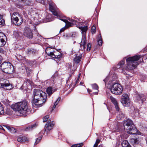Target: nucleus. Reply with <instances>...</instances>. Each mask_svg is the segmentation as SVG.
Masks as SVG:
<instances>
[{"mask_svg":"<svg viewBox=\"0 0 147 147\" xmlns=\"http://www.w3.org/2000/svg\"><path fill=\"white\" fill-rule=\"evenodd\" d=\"M32 98H33L34 103L38 107H40L46 102L47 94L41 90L35 89L34 90Z\"/></svg>","mask_w":147,"mask_h":147,"instance_id":"nucleus-1","label":"nucleus"},{"mask_svg":"<svg viewBox=\"0 0 147 147\" xmlns=\"http://www.w3.org/2000/svg\"><path fill=\"white\" fill-rule=\"evenodd\" d=\"M11 108L16 112L25 116L30 113L31 112L30 109L29 108L28 105V102L26 100L17 103L12 105Z\"/></svg>","mask_w":147,"mask_h":147,"instance_id":"nucleus-2","label":"nucleus"},{"mask_svg":"<svg viewBox=\"0 0 147 147\" xmlns=\"http://www.w3.org/2000/svg\"><path fill=\"white\" fill-rule=\"evenodd\" d=\"M142 57V55H136L132 57H128L126 59L127 65L126 69L127 70L128 69L131 70L135 68L138 64L137 61Z\"/></svg>","mask_w":147,"mask_h":147,"instance_id":"nucleus-3","label":"nucleus"},{"mask_svg":"<svg viewBox=\"0 0 147 147\" xmlns=\"http://www.w3.org/2000/svg\"><path fill=\"white\" fill-rule=\"evenodd\" d=\"M124 129L127 132L130 134H135L137 132V129L132 121L129 119H125L123 121Z\"/></svg>","mask_w":147,"mask_h":147,"instance_id":"nucleus-4","label":"nucleus"},{"mask_svg":"<svg viewBox=\"0 0 147 147\" xmlns=\"http://www.w3.org/2000/svg\"><path fill=\"white\" fill-rule=\"evenodd\" d=\"M79 28L82 31V37L80 46L81 47L82 46L83 47V49H82L83 52L86 46V32L88 30V27L87 26H80L79 27Z\"/></svg>","mask_w":147,"mask_h":147,"instance_id":"nucleus-5","label":"nucleus"},{"mask_svg":"<svg viewBox=\"0 0 147 147\" xmlns=\"http://www.w3.org/2000/svg\"><path fill=\"white\" fill-rule=\"evenodd\" d=\"M1 68L3 71L5 73L11 74L13 72V65L9 62H4L1 65Z\"/></svg>","mask_w":147,"mask_h":147,"instance_id":"nucleus-6","label":"nucleus"},{"mask_svg":"<svg viewBox=\"0 0 147 147\" xmlns=\"http://www.w3.org/2000/svg\"><path fill=\"white\" fill-rule=\"evenodd\" d=\"M12 22L16 25H20L23 22L22 18L21 16L17 12L13 13L11 16Z\"/></svg>","mask_w":147,"mask_h":147,"instance_id":"nucleus-7","label":"nucleus"},{"mask_svg":"<svg viewBox=\"0 0 147 147\" xmlns=\"http://www.w3.org/2000/svg\"><path fill=\"white\" fill-rule=\"evenodd\" d=\"M123 90L122 86L118 83L113 84L111 88V92L116 95H119L121 94Z\"/></svg>","mask_w":147,"mask_h":147,"instance_id":"nucleus-8","label":"nucleus"},{"mask_svg":"<svg viewBox=\"0 0 147 147\" xmlns=\"http://www.w3.org/2000/svg\"><path fill=\"white\" fill-rule=\"evenodd\" d=\"M0 88H2L7 90L11 89L12 87L7 80L0 79Z\"/></svg>","mask_w":147,"mask_h":147,"instance_id":"nucleus-9","label":"nucleus"},{"mask_svg":"<svg viewBox=\"0 0 147 147\" xmlns=\"http://www.w3.org/2000/svg\"><path fill=\"white\" fill-rule=\"evenodd\" d=\"M121 102L123 105L127 106L130 103V100L128 95L126 94H123L121 99Z\"/></svg>","mask_w":147,"mask_h":147,"instance_id":"nucleus-10","label":"nucleus"},{"mask_svg":"<svg viewBox=\"0 0 147 147\" xmlns=\"http://www.w3.org/2000/svg\"><path fill=\"white\" fill-rule=\"evenodd\" d=\"M24 35L29 38H32L33 36L31 30L28 27H25L24 30Z\"/></svg>","mask_w":147,"mask_h":147,"instance_id":"nucleus-11","label":"nucleus"},{"mask_svg":"<svg viewBox=\"0 0 147 147\" xmlns=\"http://www.w3.org/2000/svg\"><path fill=\"white\" fill-rule=\"evenodd\" d=\"M54 124V122H51L50 120L48 121L47 123L45 125V132L47 131V134L48 131L52 129Z\"/></svg>","mask_w":147,"mask_h":147,"instance_id":"nucleus-12","label":"nucleus"},{"mask_svg":"<svg viewBox=\"0 0 147 147\" xmlns=\"http://www.w3.org/2000/svg\"><path fill=\"white\" fill-rule=\"evenodd\" d=\"M117 78L116 74L114 72H112L111 71H110L109 75V76L107 77L104 80V81L106 83L108 80H114Z\"/></svg>","mask_w":147,"mask_h":147,"instance_id":"nucleus-13","label":"nucleus"},{"mask_svg":"<svg viewBox=\"0 0 147 147\" xmlns=\"http://www.w3.org/2000/svg\"><path fill=\"white\" fill-rule=\"evenodd\" d=\"M6 38L5 35L2 32H0V47L3 46L6 43L5 39Z\"/></svg>","mask_w":147,"mask_h":147,"instance_id":"nucleus-14","label":"nucleus"},{"mask_svg":"<svg viewBox=\"0 0 147 147\" xmlns=\"http://www.w3.org/2000/svg\"><path fill=\"white\" fill-rule=\"evenodd\" d=\"M30 0H19V2L18 3H16L17 7H21L22 6L25 5H28L29 4Z\"/></svg>","mask_w":147,"mask_h":147,"instance_id":"nucleus-15","label":"nucleus"},{"mask_svg":"<svg viewBox=\"0 0 147 147\" xmlns=\"http://www.w3.org/2000/svg\"><path fill=\"white\" fill-rule=\"evenodd\" d=\"M58 53V55H56L57 53H54L53 51H50L49 53H48V55L51 56L53 58L58 59H60L61 57V53L57 52Z\"/></svg>","mask_w":147,"mask_h":147,"instance_id":"nucleus-16","label":"nucleus"},{"mask_svg":"<svg viewBox=\"0 0 147 147\" xmlns=\"http://www.w3.org/2000/svg\"><path fill=\"white\" fill-rule=\"evenodd\" d=\"M80 47H81V49H79V52L80 53L81 55L78 56H77L74 59V61L76 63H78L80 61L81 58L82 57V54L83 53H84L85 49H84V51L83 52V51L82 50V49H83V47L82 46V47H81L80 46Z\"/></svg>","mask_w":147,"mask_h":147,"instance_id":"nucleus-17","label":"nucleus"},{"mask_svg":"<svg viewBox=\"0 0 147 147\" xmlns=\"http://www.w3.org/2000/svg\"><path fill=\"white\" fill-rule=\"evenodd\" d=\"M57 89L55 88L49 86L47 88L46 92L49 96H50Z\"/></svg>","mask_w":147,"mask_h":147,"instance_id":"nucleus-18","label":"nucleus"},{"mask_svg":"<svg viewBox=\"0 0 147 147\" xmlns=\"http://www.w3.org/2000/svg\"><path fill=\"white\" fill-rule=\"evenodd\" d=\"M125 59L124 58L120 61V62L117 65L116 68L117 69L121 68V69L123 70L124 68V63H125Z\"/></svg>","mask_w":147,"mask_h":147,"instance_id":"nucleus-19","label":"nucleus"},{"mask_svg":"<svg viewBox=\"0 0 147 147\" xmlns=\"http://www.w3.org/2000/svg\"><path fill=\"white\" fill-rule=\"evenodd\" d=\"M60 20H62L63 21L65 22L66 23V24L67 25V26L69 27L71 26L72 24H76L78 22L75 20H74L71 19L70 21L71 22H69L66 20H65H65H63L62 19H60Z\"/></svg>","mask_w":147,"mask_h":147,"instance_id":"nucleus-20","label":"nucleus"},{"mask_svg":"<svg viewBox=\"0 0 147 147\" xmlns=\"http://www.w3.org/2000/svg\"><path fill=\"white\" fill-rule=\"evenodd\" d=\"M49 9L54 15L57 17L59 16L60 13L57 9H55L53 6L50 5Z\"/></svg>","mask_w":147,"mask_h":147,"instance_id":"nucleus-21","label":"nucleus"},{"mask_svg":"<svg viewBox=\"0 0 147 147\" xmlns=\"http://www.w3.org/2000/svg\"><path fill=\"white\" fill-rule=\"evenodd\" d=\"M111 99L112 101V102L115 105L116 110L117 111H119V107L117 102L116 100L115 99V98L112 97H111Z\"/></svg>","mask_w":147,"mask_h":147,"instance_id":"nucleus-22","label":"nucleus"},{"mask_svg":"<svg viewBox=\"0 0 147 147\" xmlns=\"http://www.w3.org/2000/svg\"><path fill=\"white\" fill-rule=\"evenodd\" d=\"M18 141L19 142H24L28 140L27 138L25 136H19L17 139Z\"/></svg>","mask_w":147,"mask_h":147,"instance_id":"nucleus-23","label":"nucleus"},{"mask_svg":"<svg viewBox=\"0 0 147 147\" xmlns=\"http://www.w3.org/2000/svg\"><path fill=\"white\" fill-rule=\"evenodd\" d=\"M3 126L5 127L10 132L12 133H15L16 130L14 128L10 127L8 125H4Z\"/></svg>","mask_w":147,"mask_h":147,"instance_id":"nucleus-24","label":"nucleus"},{"mask_svg":"<svg viewBox=\"0 0 147 147\" xmlns=\"http://www.w3.org/2000/svg\"><path fill=\"white\" fill-rule=\"evenodd\" d=\"M36 124H34L32 125H30L26 127L24 130L26 131H28L32 130L34 128L36 127Z\"/></svg>","mask_w":147,"mask_h":147,"instance_id":"nucleus-25","label":"nucleus"},{"mask_svg":"<svg viewBox=\"0 0 147 147\" xmlns=\"http://www.w3.org/2000/svg\"><path fill=\"white\" fill-rule=\"evenodd\" d=\"M36 124H34L32 125H30L26 127L24 130L26 131H28L32 130L34 128L36 127Z\"/></svg>","mask_w":147,"mask_h":147,"instance_id":"nucleus-26","label":"nucleus"},{"mask_svg":"<svg viewBox=\"0 0 147 147\" xmlns=\"http://www.w3.org/2000/svg\"><path fill=\"white\" fill-rule=\"evenodd\" d=\"M130 142L134 144H138L139 142V139L138 138H131L130 139Z\"/></svg>","mask_w":147,"mask_h":147,"instance_id":"nucleus-27","label":"nucleus"},{"mask_svg":"<svg viewBox=\"0 0 147 147\" xmlns=\"http://www.w3.org/2000/svg\"><path fill=\"white\" fill-rule=\"evenodd\" d=\"M123 147H131L130 144L127 140H123L121 143Z\"/></svg>","mask_w":147,"mask_h":147,"instance_id":"nucleus-28","label":"nucleus"},{"mask_svg":"<svg viewBox=\"0 0 147 147\" xmlns=\"http://www.w3.org/2000/svg\"><path fill=\"white\" fill-rule=\"evenodd\" d=\"M36 52V51L35 50L31 49H28L26 51L27 53L30 55H33Z\"/></svg>","mask_w":147,"mask_h":147,"instance_id":"nucleus-29","label":"nucleus"},{"mask_svg":"<svg viewBox=\"0 0 147 147\" xmlns=\"http://www.w3.org/2000/svg\"><path fill=\"white\" fill-rule=\"evenodd\" d=\"M5 20L2 15L0 14V25L4 26L5 25Z\"/></svg>","mask_w":147,"mask_h":147,"instance_id":"nucleus-30","label":"nucleus"},{"mask_svg":"<svg viewBox=\"0 0 147 147\" xmlns=\"http://www.w3.org/2000/svg\"><path fill=\"white\" fill-rule=\"evenodd\" d=\"M138 97L140 98L141 101V102L145 101L146 99V97L143 94H139L138 95Z\"/></svg>","mask_w":147,"mask_h":147,"instance_id":"nucleus-31","label":"nucleus"},{"mask_svg":"<svg viewBox=\"0 0 147 147\" xmlns=\"http://www.w3.org/2000/svg\"><path fill=\"white\" fill-rule=\"evenodd\" d=\"M124 117V114L121 111L119 113V114L117 116V117L119 120L121 119Z\"/></svg>","mask_w":147,"mask_h":147,"instance_id":"nucleus-32","label":"nucleus"},{"mask_svg":"<svg viewBox=\"0 0 147 147\" xmlns=\"http://www.w3.org/2000/svg\"><path fill=\"white\" fill-rule=\"evenodd\" d=\"M4 113L3 108L0 102V115H3Z\"/></svg>","mask_w":147,"mask_h":147,"instance_id":"nucleus-33","label":"nucleus"},{"mask_svg":"<svg viewBox=\"0 0 147 147\" xmlns=\"http://www.w3.org/2000/svg\"><path fill=\"white\" fill-rule=\"evenodd\" d=\"M98 45L100 46H101L102 45V42L101 38V36L100 35V37H99L98 39Z\"/></svg>","mask_w":147,"mask_h":147,"instance_id":"nucleus-34","label":"nucleus"},{"mask_svg":"<svg viewBox=\"0 0 147 147\" xmlns=\"http://www.w3.org/2000/svg\"><path fill=\"white\" fill-rule=\"evenodd\" d=\"M92 88L93 89L96 90L98 91V87L97 84H94L92 85Z\"/></svg>","mask_w":147,"mask_h":147,"instance_id":"nucleus-35","label":"nucleus"},{"mask_svg":"<svg viewBox=\"0 0 147 147\" xmlns=\"http://www.w3.org/2000/svg\"><path fill=\"white\" fill-rule=\"evenodd\" d=\"M42 138V137L40 136V137H39V138H37L35 142L34 143V145H36L37 144H38L39 142L41 140Z\"/></svg>","mask_w":147,"mask_h":147,"instance_id":"nucleus-36","label":"nucleus"},{"mask_svg":"<svg viewBox=\"0 0 147 147\" xmlns=\"http://www.w3.org/2000/svg\"><path fill=\"white\" fill-rule=\"evenodd\" d=\"M83 145L82 143L73 145L71 147H81Z\"/></svg>","mask_w":147,"mask_h":147,"instance_id":"nucleus-37","label":"nucleus"},{"mask_svg":"<svg viewBox=\"0 0 147 147\" xmlns=\"http://www.w3.org/2000/svg\"><path fill=\"white\" fill-rule=\"evenodd\" d=\"M49 118V115H46L43 118V121L44 122H46L48 119Z\"/></svg>","mask_w":147,"mask_h":147,"instance_id":"nucleus-38","label":"nucleus"},{"mask_svg":"<svg viewBox=\"0 0 147 147\" xmlns=\"http://www.w3.org/2000/svg\"><path fill=\"white\" fill-rule=\"evenodd\" d=\"M91 47V45L90 43L88 44L87 46V51H90Z\"/></svg>","mask_w":147,"mask_h":147,"instance_id":"nucleus-39","label":"nucleus"},{"mask_svg":"<svg viewBox=\"0 0 147 147\" xmlns=\"http://www.w3.org/2000/svg\"><path fill=\"white\" fill-rule=\"evenodd\" d=\"M100 142V140L99 139L96 140L95 144L94 145L93 147H97L98 144Z\"/></svg>","mask_w":147,"mask_h":147,"instance_id":"nucleus-40","label":"nucleus"},{"mask_svg":"<svg viewBox=\"0 0 147 147\" xmlns=\"http://www.w3.org/2000/svg\"><path fill=\"white\" fill-rule=\"evenodd\" d=\"M96 31V27L94 26H93L92 27L91 29V32L92 33H95Z\"/></svg>","mask_w":147,"mask_h":147,"instance_id":"nucleus-41","label":"nucleus"},{"mask_svg":"<svg viewBox=\"0 0 147 147\" xmlns=\"http://www.w3.org/2000/svg\"><path fill=\"white\" fill-rule=\"evenodd\" d=\"M5 53V51L3 49V48L0 47V53L4 54Z\"/></svg>","mask_w":147,"mask_h":147,"instance_id":"nucleus-42","label":"nucleus"},{"mask_svg":"<svg viewBox=\"0 0 147 147\" xmlns=\"http://www.w3.org/2000/svg\"><path fill=\"white\" fill-rule=\"evenodd\" d=\"M6 114L8 115H9L11 113V112L9 109H7L5 111Z\"/></svg>","mask_w":147,"mask_h":147,"instance_id":"nucleus-43","label":"nucleus"},{"mask_svg":"<svg viewBox=\"0 0 147 147\" xmlns=\"http://www.w3.org/2000/svg\"><path fill=\"white\" fill-rule=\"evenodd\" d=\"M27 83H28L29 84H31L32 83V81L29 79H25V80Z\"/></svg>","mask_w":147,"mask_h":147,"instance_id":"nucleus-44","label":"nucleus"},{"mask_svg":"<svg viewBox=\"0 0 147 147\" xmlns=\"http://www.w3.org/2000/svg\"><path fill=\"white\" fill-rule=\"evenodd\" d=\"M60 99L61 98L60 97L58 98L57 100L55 102L54 104L57 105L58 104L60 100Z\"/></svg>","mask_w":147,"mask_h":147,"instance_id":"nucleus-45","label":"nucleus"},{"mask_svg":"<svg viewBox=\"0 0 147 147\" xmlns=\"http://www.w3.org/2000/svg\"><path fill=\"white\" fill-rule=\"evenodd\" d=\"M120 136H121V139H126L127 137V136H124V135H123V134L121 135Z\"/></svg>","mask_w":147,"mask_h":147,"instance_id":"nucleus-46","label":"nucleus"},{"mask_svg":"<svg viewBox=\"0 0 147 147\" xmlns=\"http://www.w3.org/2000/svg\"><path fill=\"white\" fill-rule=\"evenodd\" d=\"M65 28H62L60 31V32H61L64 31L65 30Z\"/></svg>","mask_w":147,"mask_h":147,"instance_id":"nucleus-47","label":"nucleus"},{"mask_svg":"<svg viewBox=\"0 0 147 147\" xmlns=\"http://www.w3.org/2000/svg\"><path fill=\"white\" fill-rule=\"evenodd\" d=\"M2 60L3 58L2 57V56L0 55V64H1V61Z\"/></svg>","mask_w":147,"mask_h":147,"instance_id":"nucleus-48","label":"nucleus"},{"mask_svg":"<svg viewBox=\"0 0 147 147\" xmlns=\"http://www.w3.org/2000/svg\"><path fill=\"white\" fill-rule=\"evenodd\" d=\"M138 94L137 95V100H138L139 101H141V100H140V98H139V97H138Z\"/></svg>","mask_w":147,"mask_h":147,"instance_id":"nucleus-49","label":"nucleus"},{"mask_svg":"<svg viewBox=\"0 0 147 147\" xmlns=\"http://www.w3.org/2000/svg\"><path fill=\"white\" fill-rule=\"evenodd\" d=\"M98 91H97V92H93L92 93V94H97L98 93Z\"/></svg>","mask_w":147,"mask_h":147,"instance_id":"nucleus-50","label":"nucleus"},{"mask_svg":"<svg viewBox=\"0 0 147 147\" xmlns=\"http://www.w3.org/2000/svg\"><path fill=\"white\" fill-rule=\"evenodd\" d=\"M56 105H55V104L54 105H53V109H52V110H53V109H55L56 107Z\"/></svg>","mask_w":147,"mask_h":147,"instance_id":"nucleus-51","label":"nucleus"},{"mask_svg":"<svg viewBox=\"0 0 147 147\" xmlns=\"http://www.w3.org/2000/svg\"><path fill=\"white\" fill-rule=\"evenodd\" d=\"M56 105H55V104L54 105H53V109H52V110H53V109H55L56 107Z\"/></svg>","mask_w":147,"mask_h":147,"instance_id":"nucleus-52","label":"nucleus"},{"mask_svg":"<svg viewBox=\"0 0 147 147\" xmlns=\"http://www.w3.org/2000/svg\"><path fill=\"white\" fill-rule=\"evenodd\" d=\"M87 91L88 92L90 93V92H91L92 91L89 89H88Z\"/></svg>","mask_w":147,"mask_h":147,"instance_id":"nucleus-53","label":"nucleus"},{"mask_svg":"<svg viewBox=\"0 0 147 147\" xmlns=\"http://www.w3.org/2000/svg\"><path fill=\"white\" fill-rule=\"evenodd\" d=\"M79 80V79H78V78H77V80L76 82V84L78 82Z\"/></svg>","mask_w":147,"mask_h":147,"instance_id":"nucleus-54","label":"nucleus"},{"mask_svg":"<svg viewBox=\"0 0 147 147\" xmlns=\"http://www.w3.org/2000/svg\"><path fill=\"white\" fill-rule=\"evenodd\" d=\"M81 74H80L78 76V78H78V79H79V78H80V76H81Z\"/></svg>","mask_w":147,"mask_h":147,"instance_id":"nucleus-55","label":"nucleus"},{"mask_svg":"<svg viewBox=\"0 0 147 147\" xmlns=\"http://www.w3.org/2000/svg\"><path fill=\"white\" fill-rule=\"evenodd\" d=\"M3 127L1 125H0V129H3Z\"/></svg>","mask_w":147,"mask_h":147,"instance_id":"nucleus-56","label":"nucleus"},{"mask_svg":"<svg viewBox=\"0 0 147 147\" xmlns=\"http://www.w3.org/2000/svg\"><path fill=\"white\" fill-rule=\"evenodd\" d=\"M98 147H103L102 145H99Z\"/></svg>","mask_w":147,"mask_h":147,"instance_id":"nucleus-57","label":"nucleus"},{"mask_svg":"<svg viewBox=\"0 0 147 147\" xmlns=\"http://www.w3.org/2000/svg\"><path fill=\"white\" fill-rule=\"evenodd\" d=\"M57 52H59L57 51H56V52H55V53H57L56 55H58L59 54Z\"/></svg>","mask_w":147,"mask_h":147,"instance_id":"nucleus-58","label":"nucleus"},{"mask_svg":"<svg viewBox=\"0 0 147 147\" xmlns=\"http://www.w3.org/2000/svg\"><path fill=\"white\" fill-rule=\"evenodd\" d=\"M83 84V83H82V82H80V84L81 85H82Z\"/></svg>","mask_w":147,"mask_h":147,"instance_id":"nucleus-59","label":"nucleus"},{"mask_svg":"<svg viewBox=\"0 0 147 147\" xmlns=\"http://www.w3.org/2000/svg\"><path fill=\"white\" fill-rule=\"evenodd\" d=\"M114 131H115V130H114Z\"/></svg>","mask_w":147,"mask_h":147,"instance_id":"nucleus-60","label":"nucleus"},{"mask_svg":"<svg viewBox=\"0 0 147 147\" xmlns=\"http://www.w3.org/2000/svg\"><path fill=\"white\" fill-rule=\"evenodd\" d=\"M142 61L143 60V58H142Z\"/></svg>","mask_w":147,"mask_h":147,"instance_id":"nucleus-61","label":"nucleus"},{"mask_svg":"<svg viewBox=\"0 0 147 147\" xmlns=\"http://www.w3.org/2000/svg\"><path fill=\"white\" fill-rule=\"evenodd\" d=\"M28 73H30V72H28Z\"/></svg>","mask_w":147,"mask_h":147,"instance_id":"nucleus-62","label":"nucleus"}]
</instances>
